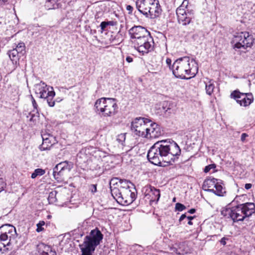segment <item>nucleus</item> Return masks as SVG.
<instances>
[{"instance_id":"f257e3e1","label":"nucleus","mask_w":255,"mask_h":255,"mask_svg":"<svg viewBox=\"0 0 255 255\" xmlns=\"http://www.w3.org/2000/svg\"><path fill=\"white\" fill-rule=\"evenodd\" d=\"M181 154V149L176 142L172 140H160L149 149L147 157L152 164L165 166L163 163L172 164Z\"/></svg>"},{"instance_id":"f03ea898","label":"nucleus","mask_w":255,"mask_h":255,"mask_svg":"<svg viewBox=\"0 0 255 255\" xmlns=\"http://www.w3.org/2000/svg\"><path fill=\"white\" fill-rule=\"evenodd\" d=\"M171 69L175 77L182 79H188L194 77L198 70L195 61L186 56L175 60L172 65Z\"/></svg>"},{"instance_id":"7ed1b4c3","label":"nucleus","mask_w":255,"mask_h":255,"mask_svg":"<svg viewBox=\"0 0 255 255\" xmlns=\"http://www.w3.org/2000/svg\"><path fill=\"white\" fill-rule=\"evenodd\" d=\"M221 213L223 216L230 217L234 222L242 221L255 213V205L251 202L241 204L227 208Z\"/></svg>"},{"instance_id":"20e7f679","label":"nucleus","mask_w":255,"mask_h":255,"mask_svg":"<svg viewBox=\"0 0 255 255\" xmlns=\"http://www.w3.org/2000/svg\"><path fill=\"white\" fill-rule=\"evenodd\" d=\"M103 235L98 228L92 230L86 236L83 244L80 245L82 255H92L103 239Z\"/></svg>"},{"instance_id":"39448f33","label":"nucleus","mask_w":255,"mask_h":255,"mask_svg":"<svg viewBox=\"0 0 255 255\" xmlns=\"http://www.w3.org/2000/svg\"><path fill=\"white\" fill-rule=\"evenodd\" d=\"M136 7L141 13L150 18L158 17L162 11L158 0H137Z\"/></svg>"},{"instance_id":"423d86ee","label":"nucleus","mask_w":255,"mask_h":255,"mask_svg":"<svg viewBox=\"0 0 255 255\" xmlns=\"http://www.w3.org/2000/svg\"><path fill=\"white\" fill-rule=\"evenodd\" d=\"M111 194L113 198L120 204L126 206L132 203L136 198L135 191L132 189H124L119 190L117 187H111Z\"/></svg>"},{"instance_id":"0eeeda50","label":"nucleus","mask_w":255,"mask_h":255,"mask_svg":"<svg viewBox=\"0 0 255 255\" xmlns=\"http://www.w3.org/2000/svg\"><path fill=\"white\" fill-rule=\"evenodd\" d=\"M9 229L0 235V253H5L11 249V245L17 236L16 229L9 226Z\"/></svg>"},{"instance_id":"6e6552de","label":"nucleus","mask_w":255,"mask_h":255,"mask_svg":"<svg viewBox=\"0 0 255 255\" xmlns=\"http://www.w3.org/2000/svg\"><path fill=\"white\" fill-rule=\"evenodd\" d=\"M150 122V121L146 118H135L131 123L130 128L132 132L137 136L147 137L146 132Z\"/></svg>"},{"instance_id":"1a4fd4ad","label":"nucleus","mask_w":255,"mask_h":255,"mask_svg":"<svg viewBox=\"0 0 255 255\" xmlns=\"http://www.w3.org/2000/svg\"><path fill=\"white\" fill-rule=\"evenodd\" d=\"M135 48L142 55L152 51L154 48V41L152 37L149 35L136 40L132 41Z\"/></svg>"},{"instance_id":"9d476101","label":"nucleus","mask_w":255,"mask_h":255,"mask_svg":"<svg viewBox=\"0 0 255 255\" xmlns=\"http://www.w3.org/2000/svg\"><path fill=\"white\" fill-rule=\"evenodd\" d=\"M234 41L236 43L234 45L235 48L240 49L243 48L246 49L251 47L254 42L253 36L248 32H241L236 33L234 35Z\"/></svg>"},{"instance_id":"9b49d317","label":"nucleus","mask_w":255,"mask_h":255,"mask_svg":"<svg viewBox=\"0 0 255 255\" xmlns=\"http://www.w3.org/2000/svg\"><path fill=\"white\" fill-rule=\"evenodd\" d=\"M100 101L96 102L95 107L97 111H100L105 117L111 116L116 113V109L118 108L117 104L115 99L108 98V101L104 105V107H100Z\"/></svg>"},{"instance_id":"f8f14e48","label":"nucleus","mask_w":255,"mask_h":255,"mask_svg":"<svg viewBox=\"0 0 255 255\" xmlns=\"http://www.w3.org/2000/svg\"><path fill=\"white\" fill-rule=\"evenodd\" d=\"M230 97L234 99L241 106H249L254 101V97L251 93H241L235 90L231 93Z\"/></svg>"},{"instance_id":"ddd939ff","label":"nucleus","mask_w":255,"mask_h":255,"mask_svg":"<svg viewBox=\"0 0 255 255\" xmlns=\"http://www.w3.org/2000/svg\"><path fill=\"white\" fill-rule=\"evenodd\" d=\"M130 38L133 40L142 38L148 35L150 32L141 26H134L128 30Z\"/></svg>"},{"instance_id":"4468645a","label":"nucleus","mask_w":255,"mask_h":255,"mask_svg":"<svg viewBox=\"0 0 255 255\" xmlns=\"http://www.w3.org/2000/svg\"><path fill=\"white\" fill-rule=\"evenodd\" d=\"M146 133H147L146 138H155L162 134V130L159 125L153 123L149 125V127L148 126Z\"/></svg>"},{"instance_id":"2eb2a0df","label":"nucleus","mask_w":255,"mask_h":255,"mask_svg":"<svg viewBox=\"0 0 255 255\" xmlns=\"http://www.w3.org/2000/svg\"><path fill=\"white\" fill-rule=\"evenodd\" d=\"M51 87L47 86V85L43 82H40L38 84L34 85V90L36 94L39 95L40 98H44L48 94V92L51 91Z\"/></svg>"},{"instance_id":"dca6fc26","label":"nucleus","mask_w":255,"mask_h":255,"mask_svg":"<svg viewBox=\"0 0 255 255\" xmlns=\"http://www.w3.org/2000/svg\"><path fill=\"white\" fill-rule=\"evenodd\" d=\"M36 255H57L49 246L43 243L39 244L36 247Z\"/></svg>"},{"instance_id":"f3484780","label":"nucleus","mask_w":255,"mask_h":255,"mask_svg":"<svg viewBox=\"0 0 255 255\" xmlns=\"http://www.w3.org/2000/svg\"><path fill=\"white\" fill-rule=\"evenodd\" d=\"M36 255H57L49 246L43 243L39 244L36 247Z\"/></svg>"},{"instance_id":"a211bd4d","label":"nucleus","mask_w":255,"mask_h":255,"mask_svg":"<svg viewBox=\"0 0 255 255\" xmlns=\"http://www.w3.org/2000/svg\"><path fill=\"white\" fill-rule=\"evenodd\" d=\"M194 18V12L193 10L187 9V12L178 18L179 23L183 25L189 24L191 20Z\"/></svg>"},{"instance_id":"6ab92c4d","label":"nucleus","mask_w":255,"mask_h":255,"mask_svg":"<svg viewBox=\"0 0 255 255\" xmlns=\"http://www.w3.org/2000/svg\"><path fill=\"white\" fill-rule=\"evenodd\" d=\"M49 138V139L44 140L42 144L39 146V148L41 151L49 150L53 145L58 142L55 136H51Z\"/></svg>"},{"instance_id":"aec40b11","label":"nucleus","mask_w":255,"mask_h":255,"mask_svg":"<svg viewBox=\"0 0 255 255\" xmlns=\"http://www.w3.org/2000/svg\"><path fill=\"white\" fill-rule=\"evenodd\" d=\"M218 179L210 177L209 178H207L203 182V189L210 192V190L212 189V188H215L217 183H218Z\"/></svg>"},{"instance_id":"412c9836","label":"nucleus","mask_w":255,"mask_h":255,"mask_svg":"<svg viewBox=\"0 0 255 255\" xmlns=\"http://www.w3.org/2000/svg\"><path fill=\"white\" fill-rule=\"evenodd\" d=\"M18 54L17 50L14 49L7 52V54L13 65V70L16 69L17 66L19 65Z\"/></svg>"},{"instance_id":"4be33fe9","label":"nucleus","mask_w":255,"mask_h":255,"mask_svg":"<svg viewBox=\"0 0 255 255\" xmlns=\"http://www.w3.org/2000/svg\"><path fill=\"white\" fill-rule=\"evenodd\" d=\"M117 179L119 181L118 188H117L119 190H122L124 189H132L133 190L136 191L134 185L129 180L118 178H117Z\"/></svg>"},{"instance_id":"5701e85b","label":"nucleus","mask_w":255,"mask_h":255,"mask_svg":"<svg viewBox=\"0 0 255 255\" xmlns=\"http://www.w3.org/2000/svg\"><path fill=\"white\" fill-rule=\"evenodd\" d=\"M61 0H46L44 7L47 10L55 9L61 7Z\"/></svg>"},{"instance_id":"b1692460","label":"nucleus","mask_w":255,"mask_h":255,"mask_svg":"<svg viewBox=\"0 0 255 255\" xmlns=\"http://www.w3.org/2000/svg\"><path fill=\"white\" fill-rule=\"evenodd\" d=\"M73 167V163L72 162L65 161L61 162L56 165V169H62L66 173L69 172Z\"/></svg>"},{"instance_id":"393cba45","label":"nucleus","mask_w":255,"mask_h":255,"mask_svg":"<svg viewBox=\"0 0 255 255\" xmlns=\"http://www.w3.org/2000/svg\"><path fill=\"white\" fill-rule=\"evenodd\" d=\"M66 172L62 169H56V166L53 168V175L54 178L57 182H61L64 180Z\"/></svg>"},{"instance_id":"a878e982","label":"nucleus","mask_w":255,"mask_h":255,"mask_svg":"<svg viewBox=\"0 0 255 255\" xmlns=\"http://www.w3.org/2000/svg\"><path fill=\"white\" fill-rule=\"evenodd\" d=\"M50 89L51 91L48 92V95L46 96L43 99H46L47 104L49 107H53L55 105V101L53 99L55 96V93L53 90V87H51Z\"/></svg>"},{"instance_id":"bb28decb","label":"nucleus","mask_w":255,"mask_h":255,"mask_svg":"<svg viewBox=\"0 0 255 255\" xmlns=\"http://www.w3.org/2000/svg\"><path fill=\"white\" fill-rule=\"evenodd\" d=\"M188 4V1L187 0L183 1L182 4L178 7L176 9V14L178 17V18L180 17V16H182L184 14H186L187 12V5Z\"/></svg>"},{"instance_id":"cd10ccee","label":"nucleus","mask_w":255,"mask_h":255,"mask_svg":"<svg viewBox=\"0 0 255 255\" xmlns=\"http://www.w3.org/2000/svg\"><path fill=\"white\" fill-rule=\"evenodd\" d=\"M210 192L214 193L219 196H223L226 191L222 186L218 182L215 188H212V189L210 190Z\"/></svg>"},{"instance_id":"c85d7f7f","label":"nucleus","mask_w":255,"mask_h":255,"mask_svg":"<svg viewBox=\"0 0 255 255\" xmlns=\"http://www.w3.org/2000/svg\"><path fill=\"white\" fill-rule=\"evenodd\" d=\"M215 86L213 82L211 80L206 83V91L208 95H211L213 92Z\"/></svg>"},{"instance_id":"c756f323","label":"nucleus","mask_w":255,"mask_h":255,"mask_svg":"<svg viewBox=\"0 0 255 255\" xmlns=\"http://www.w3.org/2000/svg\"><path fill=\"white\" fill-rule=\"evenodd\" d=\"M57 191L56 190L50 192L49 194L48 200L50 204H53L57 201L56 195Z\"/></svg>"},{"instance_id":"7c9ffc66","label":"nucleus","mask_w":255,"mask_h":255,"mask_svg":"<svg viewBox=\"0 0 255 255\" xmlns=\"http://www.w3.org/2000/svg\"><path fill=\"white\" fill-rule=\"evenodd\" d=\"M154 188V187L151 186V185H146L143 188L142 192H144L145 196H149L151 197V194L152 193L153 189Z\"/></svg>"},{"instance_id":"2f4dec72","label":"nucleus","mask_w":255,"mask_h":255,"mask_svg":"<svg viewBox=\"0 0 255 255\" xmlns=\"http://www.w3.org/2000/svg\"><path fill=\"white\" fill-rule=\"evenodd\" d=\"M151 195V199L152 200H156V201H158L160 196L159 190L154 188V189H153V191Z\"/></svg>"},{"instance_id":"473e14b6","label":"nucleus","mask_w":255,"mask_h":255,"mask_svg":"<svg viewBox=\"0 0 255 255\" xmlns=\"http://www.w3.org/2000/svg\"><path fill=\"white\" fill-rule=\"evenodd\" d=\"M45 171L44 170L41 168L36 169L34 172L32 173L31 177L32 179L35 178L37 176H42L44 174Z\"/></svg>"},{"instance_id":"72a5a7b5","label":"nucleus","mask_w":255,"mask_h":255,"mask_svg":"<svg viewBox=\"0 0 255 255\" xmlns=\"http://www.w3.org/2000/svg\"><path fill=\"white\" fill-rule=\"evenodd\" d=\"M13 49L17 50L19 54H23V52L25 50V44L23 42L19 43L17 44L16 48Z\"/></svg>"},{"instance_id":"f704fd0d","label":"nucleus","mask_w":255,"mask_h":255,"mask_svg":"<svg viewBox=\"0 0 255 255\" xmlns=\"http://www.w3.org/2000/svg\"><path fill=\"white\" fill-rule=\"evenodd\" d=\"M164 113V116L166 118H168L171 116L172 114L174 113V110L170 107V105L168 107Z\"/></svg>"},{"instance_id":"c9c22d12","label":"nucleus","mask_w":255,"mask_h":255,"mask_svg":"<svg viewBox=\"0 0 255 255\" xmlns=\"http://www.w3.org/2000/svg\"><path fill=\"white\" fill-rule=\"evenodd\" d=\"M45 225V222L43 221H40L38 224H37V229L36 231L37 232H40L43 230H44V228L42 227Z\"/></svg>"},{"instance_id":"e433bc0d","label":"nucleus","mask_w":255,"mask_h":255,"mask_svg":"<svg viewBox=\"0 0 255 255\" xmlns=\"http://www.w3.org/2000/svg\"><path fill=\"white\" fill-rule=\"evenodd\" d=\"M31 98L32 103V106L34 109L33 112H35L36 114H38V110H37L38 105H37L35 99H34V98L33 97V96L32 95H31Z\"/></svg>"},{"instance_id":"4c0bfd02","label":"nucleus","mask_w":255,"mask_h":255,"mask_svg":"<svg viewBox=\"0 0 255 255\" xmlns=\"http://www.w3.org/2000/svg\"><path fill=\"white\" fill-rule=\"evenodd\" d=\"M117 140L119 143L123 144V142L125 141L126 139V134L125 133H121L118 135L117 137Z\"/></svg>"},{"instance_id":"58836bf2","label":"nucleus","mask_w":255,"mask_h":255,"mask_svg":"<svg viewBox=\"0 0 255 255\" xmlns=\"http://www.w3.org/2000/svg\"><path fill=\"white\" fill-rule=\"evenodd\" d=\"M175 209L178 211H182L186 209V207L183 204L180 203H177L175 205Z\"/></svg>"},{"instance_id":"ea45409f","label":"nucleus","mask_w":255,"mask_h":255,"mask_svg":"<svg viewBox=\"0 0 255 255\" xmlns=\"http://www.w3.org/2000/svg\"><path fill=\"white\" fill-rule=\"evenodd\" d=\"M99 101H100V107L101 108H103L104 107V105H106L105 103H107L108 101V98H102L101 99L97 100L96 102H98Z\"/></svg>"},{"instance_id":"a19ab883","label":"nucleus","mask_w":255,"mask_h":255,"mask_svg":"<svg viewBox=\"0 0 255 255\" xmlns=\"http://www.w3.org/2000/svg\"><path fill=\"white\" fill-rule=\"evenodd\" d=\"M216 168V165L215 164H210L208 166H206L204 170V171L206 173L208 172L211 169H214Z\"/></svg>"},{"instance_id":"79ce46f5","label":"nucleus","mask_w":255,"mask_h":255,"mask_svg":"<svg viewBox=\"0 0 255 255\" xmlns=\"http://www.w3.org/2000/svg\"><path fill=\"white\" fill-rule=\"evenodd\" d=\"M6 186V183L2 178H0V192L4 190Z\"/></svg>"},{"instance_id":"37998d69","label":"nucleus","mask_w":255,"mask_h":255,"mask_svg":"<svg viewBox=\"0 0 255 255\" xmlns=\"http://www.w3.org/2000/svg\"><path fill=\"white\" fill-rule=\"evenodd\" d=\"M170 105V104L168 102H164L162 103V110L164 113H165V112L166 111L165 109H167Z\"/></svg>"},{"instance_id":"c03bdc74","label":"nucleus","mask_w":255,"mask_h":255,"mask_svg":"<svg viewBox=\"0 0 255 255\" xmlns=\"http://www.w3.org/2000/svg\"><path fill=\"white\" fill-rule=\"evenodd\" d=\"M41 136H42L43 141H44V140H47V139H50L49 138L51 136H54L53 135H51L50 133H43V134H42Z\"/></svg>"},{"instance_id":"a18cd8bd","label":"nucleus","mask_w":255,"mask_h":255,"mask_svg":"<svg viewBox=\"0 0 255 255\" xmlns=\"http://www.w3.org/2000/svg\"><path fill=\"white\" fill-rule=\"evenodd\" d=\"M108 25L107 21H103L101 23L100 27L102 30V32L105 30Z\"/></svg>"},{"instance_id":"49530a36","label":"nucleus","mask_w":255,"mask_h":255,"mask_svg":"<svg viewBox=\"0 0 255 255\" xmlns=\"http://www.w3.org/2000/svg\"><path fill=\"white\" fill-rule=\"evenodd\" d=\"M90 190L93 193H95L97 192V185L96 184H91L89 187Z\"/></svg>"},{"instance_id":"de8ad7c7","label":"nucleus","mask_w":255,"mask_h":255,"mask_svg":"<svg viewBox=\"0 0 255 255\" xmlns=\"http://www.w3.org/2000/svg\"><path fill=\"white\" fill-rule=\"evenodd\" d=\"M228 240H229V238L224 237L221 239L220 242L222 245L225 246L226 245V241Z\"/></svg>"},{"instance_id":"09e8293b","label":"nucleus","mask_w":255,"mask_h":255,"mask_svg":"<svg viewBox=\"0 0 255 255\" xmlns=\"http://www.w3.org/2000/svg\"><path fill=\"white\" fill-rule=\"evenodd\" d=\"M126 9L128 11V13L131 14L132 12L133 8L130 5H127L126 6Z\"/></svg>"},{"instance_id":"8fccbe9b","label":"nucleus","mask_w":255,"mask_h":255,"mask_svg":"<svg viewBox=\"0 0 255 255\" xmlns=\"http://www.w3.org/2000/svg\"><path fill=\"white\" fill-rule=\"evenodd\" d=\"M248 136V134H247L246 133H242L241 135V141L243 142H244L246 139V138Z\"/></svg>"},{"instance_id":"3c124183","label":"nucleus","mask_w":255,"mask_h":255,"mask_svg":"<svg viewBox=\"0 0 255 255\" xmlns=\"http://www.w3.org/2000/svg\"><path fill=\"white\" fill-rule=\"evenodd\" d=\"M29 115L31 116V118H30V121H34V120H35L34 119V118L35 117H37L38 116L37 115H35V114L34 113L33 114H31V113H29Z\"/></svg>"},{"instance_id":"603ef678","label":"nucleus","mask_w":255,"mask_h":255,"mask_svg":"<svg viewBox=\"0 0 255 255\" xmlns=\"http://www.w3.org/2000/svg\"><path fill=\"white\" fill-rule=\"evenodd\" d=\"M252 184L251 183H247L245 185V188L247 190L251 189L252 188Z\"/></svg>"},{"instance_id":"864d4df0","label":"nucleus","mask_w":255,"mask_h":255,"mask_svg":"<svg viewBox=\"0 0 255 255\" xmlns=\"http://www.w3.org/2000/svg\"><path fill=\"white\" fill-rule=\"evenodd\" d=\"M126 61L128 62V63H130L131 62H132L133 61V58L129 56H128L126 57Z\"/></svg>"},{"instance_id":"5fc2aeb1","label":"nucleus","mask_w":255,"mask_h":255,"mask_svg":"<svg viewBox=\"0 0 255 255\" xmlns=\"http://www.w3.org/2000/svg\"><path fill=\"white\" fill-rule=\"evenodd\" d=\"M166 62L167 65L170 68L171 66V60L169 58H167L166 60Z\"/></svg>"},{"instance_id":"6e6d98bb","label":"nucleus","mask_w":255,"mask_h":255,"mask_svg":"<svg viewBox=\"0 0 255 255\" xmlns=\"http://www.w3.org/2000/svg\"><path fill=\"white\" fill-rule=\"evenodd\" d=\"M186 218H187V216H186V215L185 214H182L181 216V217H180L179 220L180 222H181L182 221H183Z\"/></svg>"},{"instance_id":"4d7b16f0","label":"nucleus","mask_w":255,"mask_h":255,"mask_svg":"<svg viewBox=\"0 0 255 255\" xmlns=\"http://www.w3.org/2000/svg\"><path fill=\"white\" fill-rule=\"evenodd\" d=\"M195 212H196V210L195 209H193V208L191 209L190 210H189L188 211V213H189L190 214H193Z\"/></svg>"},{"instance_id":"13d9d810","label":"nucleus","mask_w":255,"mask_h":255,"mask_svg":"<svg viewBox=\"0 0 255 255\" xmlns=\"http://www.w3.org/2000/svg\"><path fill=\"white\" fill-rule=\"evenodd\" d=\"M8 0H0V4H3Z\"/></svg>"},{"instance_id":"bf43d9fd","label":"nucleus","mask_w":255,"mask_h":255,"mask_svg":"<svg viewBox=\"0 0 255 255\" xmlns=\"http://www.w3.org/2000/svg\"><path fill=\"white\" fill-rule=\"evenodd\" d=\"M108 22V25H114V22L113 21H107Z\"/></svg>"},{"instance_id":"052dcab7","label":"nucleus","mask_w":255,"mask_h":255,"mask_svg":"<svg viewBox=\"0 0 255 255\" xmlns=\"http://www.w3.org/2000/svg\"><path fill=\"white\" fill-rule=\"evenodd\" d=\"M194 217H195L194 216H188V217H187V218L189 220L191 221L192 220H193L194 218Z\"/></svg>"},{"instance_id":"680f3d73","label":"nucleus","mask_w":255,"mask_h":255,"mask_svg":"<svg viewBox=\"0 0 255 255\" xmlns=\"http://www.w3.org/2000/svg\"><path fill=\"white\" fill-rule=\"evenodd\" d=\"M188 224L189 225H193V223L191 221L189 220V221L188 222Z\"/></svg>"},{"instance_id":"e2e57ef3","label":"nucleus","mask_w":255,"mask_h":255,"mask_svg":"<svg viewBox=\"0 0 255 255\" xmlns=\"http://www.w3.org/2000/svg\"><path fill=\"white\" fill-rule=\"evenodd\" d=\"M61 101V99H57V100H56V101H57V102H60V101Z\"/></svg>"},{"instance_id":"0e129e2a","label":"nucleus","mask_w":255,"mask_h":255,"mask_svg":"<svg viewBox=\"0 0 255 255\" xmlns=\"http://www.w3.org/2000/svg\"><path fill=\"white\" fill-rule=\"evenodd\" d=\"M175 200H176L175 198H174L173 199V201H175Z\"/></svg>"}]
</instances>
